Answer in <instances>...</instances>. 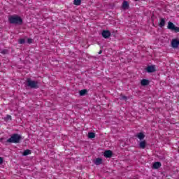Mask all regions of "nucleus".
Instances as JSON below:
<instances>
[{"instance_id":"obj_11","label":"nucleus","mask_w":179,"mask_h":179,"mask_svg":"<svg viewBox=\"0 0 179 179\" xmlns=\"http://www.w3.org/2000/svg\"><path fill=\"white\" fill-rule=\"evenodd\" d=\"M140 149H145L146 148V141H142L139 143Z\"/></svg>"},{"instance_id":"obj_25","label":"nucleus","mask_w":179,"mask_h":179,"mask_svg":"<svg viewBox=\"0 0 179 179\" xmlns=\"http://www.w3.org/2000/svg\"><path fill=\"white\" fill-rule=\"evenodd\" d=\"M101 52H103V51L100 50L99 54H101Z\"/></svg>"},{"instance_id":"obj_18","label":"nucleus","mask_w":179,"mask_h":179,"mask_svg":"<svg viewBox=\"0 0 179 179\" xmlns=\"http://www.w3.org/2000/svg\"><path fill=\"white\" fill-rule=\"evenodd\" d=\"M87 93V90H82L80 91V96H85Z\"/></svg>"},{"instance_id":"obj_23","label":"nucleus","mask_w":179,"mask_h":179,"mask_svg":"<svg viewBox=\"0 0 179 179\" xmlns=\"http://www.w3.org/2000/svg\"><path fill=\"white\" fill-rule=\"evenodd\" d=\"M3 163V158L0 157V164H2Z\"/></svg>"},{"instance_id":"obj_10","label":"nucleus","mask_w":179,"mask_h":179,"mask_svg":"<svg viewBox=\"0 0 179 179\" xmlns=\"http://www.w3.org/2000/svg\"><path fill=\"white\" fill-rule=\"evenodd\" d=\"M159 27H164L166 26V19L164 18H160V22L159 23Z\"/></svg>"},{"instance_id":"obj_7","label":"nucleus","mask_w":179,"mask_h":179,"mask_svg":"<svg viewBox=\"0 0 179 179\" xmlns=\"http://www.w3.org/2000/svg\"><path fill=\"white\" fill-rule=\"evenodd\" d=\"M147 72L148 73H152L153 72H156V67L155 66H149L147 67Z\"/></svg>"},{"instance_id":"obj_4","label":"nucleus","mask_w":179,"mask_h":179,"mask_svg":"<svg viewBox=\"0 0 179 179\" xmlns=\"http://www.w3.org/2000/svg\"><path fill=\"white\" fill-rule=\"evenodd\" d=\"M167 29L169 30H171V31H174L175 33H179V27H176L174 23L170 21L168 22Z\"/></svg>"},{"instance_id":"obj_12","label":"nucleus","mask_w":179,"mask_h":179,"mask_svg":"<svg viewBox=\"0 0 179 179\" xmlns=\"http://www.w3.org/2000/svg\"><path fill=\"white\" fill-rule=\"evenodd\" d=\"M162 167V163L157 162L153 164V169H157Z\"/></svg>"},{"instance_id":"obj_16","label":"nucleus","mask_w":179,"mask_h":179,"mask_svg":"<svg viewBox=\"0 0 179 179\" xmlns=\"http://www.w3.org/2000/svg\"><path fill=\"white\" fill-rule=\"evenodd\" d=\"M31 154V151H30V150H25L23 152V156H29V155Z\"/></svg>"},{"instance_id":"obj_8","label":"nucleus","mask_w":179,"mask_h":179,"mask_svg":"<svg viewBox=\"0 0 179 179\" xmlns=\"http://www.w3.org/2000/svg\"><path fill=\"white\" fill-rule=\"evenodd\" d=\"M150 83V82L149 81V80L147 79H142L141 81V86H148V85H149Z\"/></svg>"},{"instance_id":"obj_9","label":"nucleus","mask_w":179,"mask_h":179,"mask_svg":"<svg viewBox=\"0 0 179 179\" xmlns=\"http://www.w3.org/2000/svg\"><path fill=\"white\" fill-rule=\"evenodd\" d=\"M122 8V9H124V10L129 9V3H128V1H123Z\"/></svg>"},{"instance_id":"obj_22","label":"nucleus","mask_w":179,"mask_h":179,"mask_svg":"<svg viewBox=\"0 0 179 179\" xmlns=\"http://www.w3.org/2000/svg\"><path fill=\"white\" fill-rule=\"evenodd\" d=\"M6 119H7V120H12V116H10V115H6Z\"/></svg>"},{"instance_id":"obj_19","label":"nucleus","mask_w":179,"mask_h":179,"mask_svg":"<svg viewBox=\"0 0 179 179\" xmlns=\"http://www.w3.org/2000/svg\"><path fill=\"white\" fill-rule=\"evenodd\" d=\"M24 43H26V40L24 38L19 39V44H24Z\"/></svg>"},{"instance_id":"obj_6","label":"nucleus","mask_w":179,"mask_h":179,"mask_svg":"<svg viewBox=\"0 0 179 179\" xmlns=\"http://www.w3.org/2000/svg\"><path fill=\"white\" fill-rule=\"evenodd\" d=\"M111 36V32H110V31L108 30H103L102 31V37H103V38H109V37Z\"/></svg>"},{"instance_id":"obj_1","label":"nucleus","mask_w":179,"mask_h":179,"mask_svg":"<svg viewBox=\"0 0 179 179\" xmlns=\"http://www.w3.org/2000/svg\"><path fill=\"white\" fill-rule=\"evenodd\" d=\"M8 22L10 24H22L23 23V19L17 15H14L8 17Z\"/></svg>"},{"instance_id":"obj_17","label":"nucleus","mask_w":179,"mask_h":179,"mask_svg":"<svg viewBox=\"0 0 179 179\" xmlns=\"http://www.w3.org/2000/svg\"><path fill=\"white\" fill-rule=\"evenodd\" d=\"M73 3H74V5L79 6V5H80V3H82V0H74Z\"/></svg>"},{"instance_id":"obj_24","label":"nucleus","mask_w":179,"mask_h":179,"mask_svg":"<svg viewBox=\"0 0 179 179\" xmlns=\"http://www.w3.org/2000/svg\"><path fill=\"white\" fill-rule=\"evenodd\" d=\"M1 54H5V50H3V51L1 52Z\"/></svg>"},{"instance_id":"obj_21","label":"nucleus","mask_w":179,"mask_h":179,"mask_svg":"<svg viewBox=\"0 0 179 179\" xmlns=\"http://www.w3.org/2000/svg\"><path fill=\"white\" fill-rule=\"evenodd\" d=\"M27 43H28V44H31V43H33V39H31V38H28V39H27Z\"/></svg>"},{"instance_id":"obj_26","label":"nucleus","mask_w":179,"mask_h":179,"mask_svg":"<svg viewBox=\"0 0 179 179\" xmlns=\"http://www.w3.org/2000/svg\"><path fill=\"white\" fill-rule=\"evenodd\" d=\"M135 1H139V0H135Z\"/></svg>"},{"instance_id":"obj_13","label":"nucleus","mask_w":179,"mask_h":179,"mask_svg":"<svg viewBox=\"0 0 179 179\" xmlns=\"http://www.w3.org/2000/svg\"><path fill=\"white\" fill-rule=\"evenodd\" d=\"M136 136L138 138L140 141L145 139V134L142 132L138 133Z\"/></svg>"},{"instance_id":"obj_20","label":"nucleus","mask_w":179,"mask_h":179,"mask_svg":"<svg viewBox=\"0 0 179 179\" xmlns=\"http://www.w3.org/2000/svg\"><path fill=\"white\" fill-rule=\"evenodd\" d=\"M121 100H125V101H127V100H128V98L124 95L122 96Z\"/></svg>"},{"instance_id":"obj_14","label":"nucleus","mask_w":179,"mask_h":179,"mask_svg":"<svg viewBox=\"0 0 179 179\" xmlns=\"http://www.w3.org/2000/svg\"><path fill=\"white\" fill-rule=\"evenodd\" d=\"M88 138H89L90 139H93V138H96V134L94 133V132H90V133H88Z\"/></svg>"},{"instance_id":"obj_15","label":"nucleus","mask_w":179,"mask_h":179,"mask_svg":"<svg viewBox=\"0 0 179 179\" xmlns=\"http://www.w3.org/2000/svg\"><path fill=\"white\" fill-rule=\"evenodd\" d=\"M102 162H103V159H101V158H96L94 162V164H96V166H99V164H101Z\"/></svg>"},{"instance_id":"obj_3","label":"nucleus","mask_w":179,"mask_h":179,"mask_svg":"<svg viewBox=\"0 0 179 179\" xmlns=\"http://www.w3.org/2000/svg\"><path fill=\"white\" fill-rule=\"evenodd\" d=\"M27 86L31 89H38V82L31 80V79H27Z\"/></svg>"},{"instance_id":"obj_2","label":"nucleus","mask_w":179,"mask_h":179,"mask_svg":"<svg viewBox=\"0 0 179 179\" xmlns=\"http://www.w3.org/2000/svg\"><path fill=\"white\" fill-rule=\"evenodd\" d=\"M22 140V136L18 134H13L10 138L7 140L8 143H19Z\"/></svg>"},{"instance_id":"obj_5","label":"nucleus","mask_w":179,"mask_h":179,"mask_svg":"<svg viewBox=\"0 0 179 179\" xmlns=\"http://www.w3.org/2000/svg\"><path fill=\"white\" fill-rule=\"evenodd\" d=\"M103 156L104 157H106V159H110L113 157V151L110 150H106L103 153Z\"/></svg>"}]
</instances>
